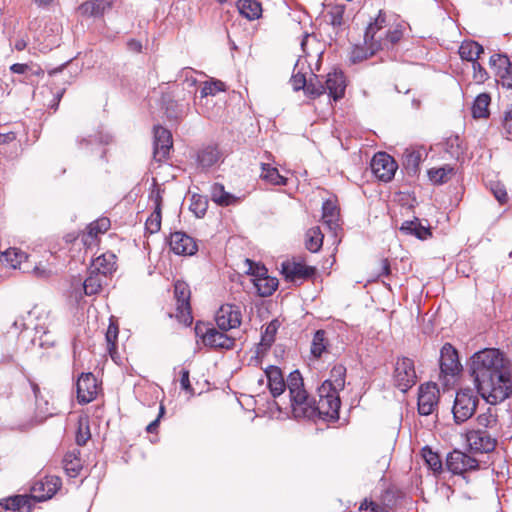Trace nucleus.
<instances>
[{
	"mask_svg": "<svg viewBox=\"0 0 512 512\" xmlns=\"http://www.w3.org/2000/svg\"><path fill=\"white\" fill-rule=\"evenodd\" d=\"M478 393L487 403L496 405L512 395V364L498 349L476 352L469 363Z\"/></svg>",
	"mask_w": 512,
	"mask_h": 512,
	"instance_id": "nucleus-1",
	"label": "nucleus"
},
{
	"mask_svg": "<svg viewBox=\"0 0 512 512\" xmlns=\"http://www.w3.org/2000/svg\"><path fill=\"white\" fill-rule=\"evenodd\" d=\"M403 37L401 24L388 25L386 15L379 11L377 17L371 22L364 35L365 53L360 55V50L355 49L353 60H361L373 56L378 51L392 50Z\"/></svg>",
	"mask_w": 512,
	"mask_h": 512,
	"instance_id": "nucleus-2",
	"label": "nucleus"
},
{
	"mask_svg": "<svg viewBox=\"0 0 512 512\" xmlns=\"http://www.w3.org/2000/svg\"><path fill=\"white\" fill-rule=\"evenodd\" d=\"M319 399L313 402L309 399V407L313 409L311 415H297L298 417L313 418L319 416L322 419L336 420L339 417L341 401L339 391L333 390L329 382H323L318 388Z\"/></svg>",
	"mask_w": 512,
	"mask_h": 512,
	"instance_id": "nucleus-3",
	"label": "nucleus"
},
{
	"mask_svg": "<svg viewBox=\"0 0 512 512\" xmlns=\"http://www.w3.org/2000/svg\"><path fill=\"white\" fill-rule=\"evenodd\" d=\"M289 389L292 412L297 415H311L313 409L309 407V397L303 387V379L299 371L290 373L287 380Z\"/></svg>",
	"mask_w": 512,
	"mask_h": 512,
	"instance_id": "nucleus-4",
	"label": "nucleus"
},
{
	"mask_svg": "<svg viewBox=\"0 0 512 512\" xmlns=\"http://www.w3.org/2000/svg\"><path fill=\"white\" fill-rule=\"evenodd\" d=\"M479 399L472 389H461L457 392L453 405V417L460 424L470 419L477 408Z\"/></svg>",
	"mask_w": 512,
	"mask_h": 512,
	"instance_id": "nucleus-5",
	"label": "nucleus"
},
{
	"mask_svg": "<svg viewBox=\"0 0 512 512\" xmlns=\"http://www.w3.org/2000/svg\"><path fill=\"white\" fill-rule=\"evenodd\" d=\"M416 378L413 361L406 357L398 359L393 374L395 386L402 392H406L416 383Z\"/></svg>",
	"mask_w": 512,
	"mask_h": 512,
	"instance_id": "nucleus-6",
	"label": "nucleus"
},
{
	"mask_svg": "<svg viewBox=\"0 0 512 512\" xmlns=\"http://www.w3.org/2000/svg\"><path fill=\"white\" fill-rule=\"evenodd\" d=\"M499 436L478 428L468 431L466 439L472 450L480 453H489L495 449Z\"/></svg>",
	"mask_w": 512,
	"mask_h": 512,
	"instance_id": "nucleus-7",
	"label": "nucleus"
},
{
	"mask_svg": "<svg viewBox=\"0 0 512 512\" xmlns=\"http://www.w3.org/2000/svg\"><path fill=\"white\" fill-rule=\"evenodd\" d=\"M398 166L393 157L385 152H379L371 160V170L373 174L381 181H390Z\"/></svg>",
	"mask_w": 512,
	"mask_h": 512,
	"instance_id": "nucleus-8",
	"label": "nucleus"
},
{
	"mask_svg": "<svg viewBox=\"0 0 512 512\" xmlns=\"http://www.w3.org/2000/svg\"><path fill=\"white\" fill-rule=\"evenodd\" d=\"M215 321L220 330L228 331L240 326L241 308L235 304H224L216 312Z\"/></svg>",
	"mask_w": 512,
	"mask_h": 512,
	"instance_id": "nucleus-9",
	"label": "nucleus"
},
{
	"mask_svg": "<svg viewBox=\"0 0 512 512\" xmlns=\"http://www.w3.org/2000/svg\"><path fill=\"white\" fill-rule=\"evenodd\" d=\"M446 466L453 474H464L469 471L477 470L479 462L464 452L454 450L448 454Z\"/></svg>",
	"mask_w": 512,
	"mask_h": 512,
	"instance_id": "nucleus-10",
	"label": "nucleus"
},
{
	"mask_svg": "<svg viewBox=\"0 0 512 512\" xmlns=\"http://www.w3.org/2000/svg\"><path fill=\"white\" fill-rule=\"evenodd\" d=\"M439 401V390L435 383L420 386L418 394V412L428 416L434 412Z\"/></svg>",
	"mask_w": 512,
	"mask_h": 512,
	"instance_id": "nucleus-11",
	"label": "nucleus"
},
{
	"mask_svg": "<svg viewBox=\"0 0 512 512\" xmlns=\"http://www.w3.org/2000/svg\"><path fill=\"white\" fill-rule=\"evenodd\" d=\"M174 294L177 302V318L181 319L186 324H190L192 322L190 307L191 292L188 284L183 281H177L174 285Z\"/></svg>",
	"mask_w": 512,
	"mask_h": 512,
	"instance_id": "nucleus-12",
	"label": "nucleus"
},
{
	"mask_svg": "<svg viewBox=\"0 0 512 512\" xmlns=\"http://www.w3.org/2000/svg\"><path fill=\"white\" fill-rule=\"evenodd\" d=\"M461 370L457 350L450 344L445 343L440 351V377L455 376Z\"/></svg>",
	"mask_w": 512,
	"mask_h": 512,
	"instance_id": "nucleus-13",
	"label": "nucleus"
},
{
	"mask_svg": "<svg viewBox=\"0 0 512 512\" xmlns=\"http://www.w3.org/2000/svg\"><path fill=\"white\" fill-rule=\"evenodd\" d=\"M61 479L57 476H46L37 480L31 487V497L38 501H46L52 498L61 487Z\"/></svg>",
	"mask_w": 512,
	"mask_h": 512,
	"instance_id": "nucleus-14",
	"label": "nucleus"
},
{
	"mask_svg": "<svg viewBox=\"0 0 512 512\" xmlns=\"http://www.w3.org/2000/svg\"><path fill=\"white\" fill-rule=\"evenodd\" d=\"M490 69L504 87L512 88V62L505 54H493L489 60Z\"/></svg>",
	"mask_w": 512,
	"mask_h": 512,
	"instance_id": "nucleus-15",
	"label": "nucleus"
},
{
	"mask_svg": "<svg viewBox=\"0 0 512 512\" xmlns=\"http://www.w3.org/2000/svg\"><path fill=\"white\" fill-rule=\"evenodd\" d=\"M173 147L172 135L162 126L154 127V159L161 162L168 158Z\"/></svg>",
	"mask_w": 512,
	"mask_h": 512,
	"instance_id": "nucleus-16",
	"label": "nucleus"
},
{
	"mask_svg": "<svg viewBox=\"0 0 512 512\" xmlns=\"http://www.w3.org/2000/svg\"><path fill=\"white\" fill-rule=\"evenodd\" d=\"M79 403L87 404L93 401L98 393V383L92 373H82L76 383Z\"/></svg>",
	"mask_w": 512,
	"mask_h": 512,
	"instance_id": "nucleus-17",
	"label": "nucleus"
},
{
	"mask_svg": "<svg viewBox=\"0 0 512 512\" xmlns=\"http://www.w3.org/2000/svg\"><path fill=\"white\" fill-rule=\"evenodd\" d=\"M150 201L153 203V212L146 220V229L151 233H157L161 229V207H162V190L155 185L150 193Z\"/></svg>",
	"mask_w": 512,
	"mask_h": 512,
	"instance_id": "nucleus-18",
	"label": "nucleus"
},
{
	"mask_svg": "<svg viewBox=\"0 0 512 512\" xmlns=\"http://www.w3.org/2000/svg\"><path fill=\"white\" fill-rule=\"evenodd\" d=\"M170 248L177 255H194L198 246L196 241L184 232L177 231L170 236Z\"/></svg>",
	"mask_w": 512,
	"mask_h": 512,
	"instance_id": "nucleus-19",
	"label": "nucleus"
},
{
	"mask_svg": "<svg viewBox=\"0 0 512 512\" xmlns=\"http://www.w3.org/2000/svg\"><path fill=\"white\" fill-rule=\"evenodd\" d=\"M281 273L287 281L296 283L314 275L315 268L302 263L285 261L281 265Z\"/></svg>",
	"mask_w": 512,
	"mask_h": 512,
	"instance_id": "nucleus-20",
	"label": "nucleus"
},
{
	"mask_svg": "<svg viewBox=\"0 0 512 512\" xmlns=\"http://www.w3.org/2000/svg\"><path fill=\"white\" fill-rule=\"evenodd\" d=\"M203 343L206 346H209L211 348L215 349H233L235 346V338L229 337L227 334H225V331L221 330L218 331L215 328H209L204 333L203 337Z\"/></svg>",
	"mask_w": 512,
	"mask_h": 512,
	"instance_id": "nucleus-21",
	"label": "nucleus"
},
{
	"mask_svg": "<svg viewBox=\"0 0 512 512\" xmlns=\"http://www.w3.org/2000/svg\"><path fill=\"white\" fill-rule=\"evenodd\" d=\"M110 228V220L106 217L90 223L82 234V242L87 247L96 245L98 235L105 233Z\"/></svg>",
	"mask_w": 512,
	"mask_h": 512,
	"instance_id": "nucleus-22",
	"label": "nucleus"
},
{
	"mask_svg": "<svg viewBox=\"0 0 512 512\" xmlns=\"http://www.w3.org/2000/svg\"><path fill=\"white\" fill-rule=\"evenodd\" d=\"M325 92L334 100L337 101L344 96L346 82L342 72H331L327 75L326 81L323 84Z\"/></svg>",
	"mask_w": 512,
	"mask_h": 512,
	"instance_id": "nucleus-23",
	"label": "nucleus"
},
{
	"mask_svg": "<svg viewBox=\"0 0 512 512\" xmlns=\"http://www.w3.org/2000/svg\"><path fill=\"white\" fill-rule=\"evenodd\" d=\"M112 6L113 0H90L82 3L78 7V11L86 17H100L110 10Z\"/></svg>",
	"mask_w": 512,
	"mask_h": 512,
	"instance_id": "nucleus-24",
	"label": "nucleus"
},
{
	"mask_svg": "<svg viewBox=\"0 0 512 512\" xmlns=\"http://www.w3.org/2000/svg\"><path fill=\"white\" fill-rule=\"evenodd\" d=\"M266 273L267 269L265 267L258 268L257 278L255 279L258 293L263 297L272 295L278 287V280L275 277L266 276Z\"/></svg>",
	"mask_w": 512,
	"mask_h": 512,
	"instance_id": "nucleus-25",
	"label": "nucleus"
},
{
	"mask_svg": "<svg viewBox=\"0 0 512 512\" xmlns=\"http://www.w3.org/2000/svg\"><path fill=\"white\" fill-rule=\"evenodd\" d=\"M476 420L480 429L501 435V425L495 408L489 407L486 412L479 414Z\"/></svg>",
	"mask_w": 512,
	"mask_h": 512,
	"instance_id": "nucleus-26",
	"label": "nucleus"
},
{
	"mask_svg": "<svg viewBox=\"0 0 512 512\" xmlns=\"http://www.w3.org/2000/svg\"><path fill=\"white\" fill-rule=\"evenodd\" d=\"M265 374L268 380V387L273 397L280 396L286 388V383L280 368L276 366H269L265 370Z\"/></svg>",
	"mask_w": 512,
	"mask_h": 512,
	"instance_id": "nucleus-27",
	"label": "nucleus"
},
{
	"mask_svg": "<svg viewBox=\"0 0 512 512\" xmlns=\"http://www.w3.org/2000/svg\"><path fill=\"white\" fill-rule=\"evenodd\" d=\"M91 270L108 276L116 269V256L112 252H106L96 257L91 265Z\"/></svg>",
	"mask_w": 512,
	"mask_h": 512,
	"instance_id": "nucleus-28",
	"label": "nucleus"
},
{
	"mask_svg": "<svg viewBox=\"0 0 512 512\" xmlns=\"http://www.w3.org/2000/svg\"><path fill=\"white\" fill-rule=\"evenodd\" d=\"M223 154L216 145L203 147L197 155L198 163L203 168H210L222 160Z\"/></svg>",
	"mask_w": 512,
	"mask_h": 512,
	"instance_id": "nucleus-29",
	"label": "nucleus"
},
{
	"mask_svg": "<svg viewBox=\"0 0 512 512\" xmlns=\"http://www.w3.org/2000/svg\"><path fill=\"white\" fill-rule=\"evenodd\" d=\"M0 512H30L27 496L17 495L0 502Z\"/></svg>",
	"mask_w": 512,
	"mask_h": 512,
	"instance_id": "nucleus-30",
	"label": "nucleus"
},
{
	"mask_svg": "<svg viewBox=\"0 0 512 512\" xmlns=\"http://www.w3.org/2000/svg\"><path fill=\"white\" fill-rule=\"evenodd\" d=\"M322 221L331 231L335 232L339 227V210L332 200L323 203Z\"/></svg>",
	"mask_w": 512,
	"mask_h": 512,
	"instance_id": "nucleus-31",
	"label": "nucleus"
},
{
	"mask_svg": "<svg viewBox=\"0 0 512 512\" xmlns=\"http://www.w3.org/2000/svg\"><path fill=\"white\" fill-rule=\"evenodd\" d=\"M107 277L90 269L89 276L83 283L84 293L88 296L99 293L106 283Z\"/></svg>",
	"mask_w": 512,
	"mask_h": 512,
	"instance_id": "nucleus-32",
	"label": "nucleus"
},
{
	"mask_svg": "<svg viewBox=\"0 0 512 512\" xmlns=\"http://www.w3.org/2000/svg\"><path fill=\"white\" fill-rule=\"evenodd\" d=\"M237 7L240 14L249 20L258 19L262 14V6L256 0H239Z\"/></svg>",
	"mask_w": 512,
	"mask_h": 512,
	"instance_id": "nucleus-33",
	"label": "nucleus"
},
{
	"mask_svg": "<svg viewBox=\"0 0 512 512\" xmlns=\"http://www.w3.org/2000/svg\"><path fill=\"white\" fill-rule=\"evenodd\" d=\"M483 47L475 41H464L459 47V55L461 59L474 62L478 60L481 53H483Z\"/></svg>",
	"mask_w": 512,
	"mask_h": 512,
	"instance_id": "nucleus-34",
	"label": "nucleus"
},
{
	"mask_svg": "<svg viewBox=\"0 0 512 512\" xmlns=\"http://www.w3.org/2000/svg\"><path fill=\"white\" fill-rule=\"evenodd\" d=\"M329 340L327 338V332L325 330H317L314 333L311 343V354L315 358H320L329 347Z\"/></svg>",
	"mask_w": 512,
	"mask_h": 512,
	"instance_id": "nucleus-35",
	"label": "nucleus"
},
{
	"mask_svg": "<svg viewBox=\"0 0 512 512\" xmlns=\"http://www.w3.org/2000/svg\"><path fill=\"white\" fill-rule=\"evenodd\" d=\"M27 255L25 252L21 251L18 248H9L2 253L1 261L11 268H19L21 269V265L24 261L27 260Z\"/></svg>",
	"mask_w": 512,
	"mask_h": 512,
	"instance_id": "nucleus-36",
	"label": "nucleus"
},
{
	"mask_svg": "<svg viewBox=\"0 0 512 512\" xmlns=\"http://www.w3.org/2000/svg\"><path fill=\"white\" fill-rule=\"evenodd\" d=\"M345 379H346V367L342 364H336L332 367L330 371V377L326 379L324 382H329L330 387L333 390L341 391L345 387Z\"/></svg>",
	"mask_w": 512,
	"mask_h": 512,
	"instance_id": "nucleus-37",
	"label": "nucleus"
},
{
	"mask_svg": "<svg viewBox=\"0 0 512 512\" xmlns=\"http://www.w3.org/2000/svg\"><path fill=\"white\" fill-rule=\"evenodd\" d=\"M324 235L319 227H312L305 234V247L313 253L318 252L323 245Z\"/></svg>",
	"mask_w": 512,
	"mask_h": 512,
	"instance_id": "nucleus-38",
	"label": "nucleus"
},
{
	"mask_svg": "<svg viewBox=\"0 0 512 512\" xmlns=\"http://www.w3.org/2000/svg\"><path fill=\"white\" fill-rule=\"evenodd\" d=\"M260 177L271 185H286L287 179L280 175L276 167L267 163L261 164Z\"/></svg>",
	"mask_w": 512,
	"mask_h": 512,
	"instance_id": "nucleus-39",
	"label": "nucleus"
},
{
	"mask_svg": "<svg viewBox=\"0 0 512 512\" xmlns=\"http://www.w3.org/2000/svg\"><path fill=\"white\" fill-rule=\"evenodd\" d=\"M211 199L221 206H229L236 202V197L225 191L224 186L215 183L211 187Z\"/></svg>",
	"mask_w": 512,
	"mask_h": 512,
	"instance_id": "nucleus-40",
	"label": "nucleus"
},
{
	"mask_svg": "<svg viewBox=\"0 0 512 512\" xmlns=\"http://www.w3.org/2000/svg\"><path fill=\"white\" fill-rule=\"evenodd\" d=\"M400 231L407 235H414L419 239H427L431 235L428 228L424 227L418 219L405 221L400 227Z\"/></svg>",
	"mask_w": 512,
	"mask_h": 512,
	"instance_id": "nucleus-41",
	"label": "nucleus"
},
{
	"mask_svg": "<svg viewBox=\"0 0 512 512\" xmlns=\"http://www.w3.org/2000/svg\"><path fill=\"white\" fill-rule=\"evenodd\" d=\"M453 173L454 169L449 165H445L443 167L429 169L428 177L433 184L440 185L446 183Z\"/></svg>",
	"mask_w": 512,
	"mask_h": 512,
	"instance_id": "nucleus-42",
	"label": "nucleus"
},
{
	"mask_svg": "<svg viewBox=\"0 0 512 512\" xmlns=\"http://www.w3.org/2000/svg\"><path fill=\"white\" fill-rule=\"evenodd\" d=\"M490 96L486 93L478 95L472 106V115L474 118H485L489 114Z\"/></svg>",
	"mask_w": 512,
	"mask_h": 512,
	"instance_id": "nucleus-43",
	"label": "nucleus"
},
{
	"mask_svg": "<svg viewBox=\"0 0 512 512\" xmlns=\"http://www.w3.org/2000/svg\"><path fill=\"white\" fill-rule=\"evenodd\" d=\"M278 328L279 322L277 320H272L269 324L266 325L260 341V345L264 349L270 348L271 345L274 343Z\"/></svg>",
	"mask_w": 512,
	"mask_h": 512,
	"instance_id": "nucleus-44",
	"label": "nucleus"
},
{
	"mask_svg": "<svg viewBox=\"0 0 512 512\" xmlns=\"http://www.w3.org/2000/svg\"><path fill=\"white\" fill-rule=\"evenodd\" d=\"M422 456L425 460V463L428 465V467L435 473H439L442 471V461L440 456L432 451L429 447H424L422 449Z\"/></svg>",
	"mask_w": 512,
	"mask_h": 512,
	"instance_id": "nucleus-45",
	"label": "nucleus"
},
{
	"mask_svg": "<svg viewBox=\"0 0 512 512\" xmlns=\"http://www.w3.org/2000/svg\"><path fill=\"white\" fill-rule=\"evenodd\" d=\"M63 464L67 475L70 477H76L82 468L80 459L75 453H67L64 456Z\"/></svg>",
	"mask_w": 512,
	"mask_h": 512,
	"instance_id": "nucleus-46",
	"label": "nucleus"
},
{
	"mask_svg": "<svg viewBox=\"0 0 512 512\" xmlns=\"http://www.w3.org/2000/svg\"><path fill=\"white\" fill-rule=\"evenodd\" d=\"M207 207L208 201L205 197L196 194L191 197L190 210L196 217H203L207 211Z\"/></svg>",
	"mask_w": 512,
	"mask_h": 512,
	"instance_id": "nucleus-47",
	"label": "nucleus"
},
{
	"mask_svg": "<svg viewBox=\"0 0 512 512\" xmlns=\"http://www.w3.org/2000/svg\"><path fill=\"white\" fill-rule=\"evenodd\" d=\"M118 333H119V330H118L117 325L111 323L108 326V329L105 334V339L107 342V350L112 358H114V354L116 353V350H117L116 342L118 339Z\"/></svg>",
	"mask_w": 512,
	"mask_h": 512,
	"instance_id": "nucleus-48",
	"label": "nucleus"
},
{
	"mask_svg": "<svg viewBox=\"0 0 512 512\" xmlns=\"http://www.w3.org/2000/svg\"><path fill=\"white\" fill-rule=\"evenodd\" d=\"M304 91L308 96L314 98L325 93V87L323 83L318 80L317 76L314 75L307 81Z\"/></svg>",
	"mask_w": 512,
	"mask_h": 512,
	"instance_id": "nucleus-49",
	"label": "nucleus"
},
{
	"mask_svg": "<svg viewBox=\"0 0 512 512\" xmlns=\"http://www.w3.org/2000/svg\"><path fill=\"white\" fill-rule=\"evenodd\" d=\"M344 13V5L336 4L332 6L327 13L330 24L334 27H340L343 24Z\"/></svg>",
	"mask_w": 512,
	"mask_h": 512,
	"instance_id": "nucleus-50",
	"label": "nucleus"
},
{
	"mask_svg": "<svg viewBox=\"0 0 512 512\" xmlns=\"http://www.w3.org/2000/svg\"><path fill=\"white\" fill-rule=\"evenodd\" d=\"M224 90H225V85L223 82H221L219 80L211 81V82L207 81L204 83V85L200 91V94H201V97L204 98L209 95H215L216 93L224 91Z\"/></svg>",
	"mask_w": 512,
	"mask_h": 512,
	"instance_id": "nucleus-51",
	"label": "nucleus"
},
{
	"mask_svg": "<svg viewBox=\"0 0 512 512\" xmlns=\"http://www.w3.org/2000/svg\"><path fill=\"white\" fill-rule=\"evenodd\" d=\"M360 512H388L385 506H382L372 500L365 498L359 506Z\"/></svg>",
	"mask_w": 512,
	"mask_h": 512,
	"instance_id": "nucleus-52",
	"label": "nucleus"
},
{
	"mask_svg": "<svg viewBox=\"0 0 512 512\" xmlns=\"http://www.w3.org/2000/svg\"><path fill=\"white\" fill-rule=\"evenodd\" d=\"M421 160H422L421 152L412 151L406 155L405 164L408 169H411L415 172L418 169V166H419Z\"/></svg>",
	"mask_w": 512,
	"mask_h": 512,
	"instance_id": "nucleus-53",
	"label": "nucleus"
},
{
	"mask_svg": "<svg viewBox=\"0 0 512 512\" xmlns=\"http://www.w3.org/2000/svg\"><path fill=\"white\" fill-rule=\"evenodd\" d=\"M473 78L477 83H483L487 80L488 74L486 70L478 63V61L472 62Z\"/></svg>",
	"mask_w": 512,
	"mask_h": 512,
	"instance_id": "nucleus-54",
	"label": "nucleus"
},
{
	"mask_svg": "<svg viewBox=\"0 0 512 512\" xmlns=\"http://www.w3.org/2000/svg\"><path fill=\"white\" fill-rule=\"evenodd\" d=\"M291 85L295 91H299L301 89L304 90L307 80L303 73L297 72L294 73L290 79Z\"/></svg>",
	"mask_w": 512,
	"mask_h": 512,
	"instance_id": "nucleus-55",
	"label": "nucleus"
},
{
	"mask_svg": "<svg viewBox=\"0 0 512 512\" xmlns=\"http://www.w3.org/2000/svg\"><path fill=\"white\" fill-rule=\"evenodd\" d=\"M503 129L507 138L512 140V107L504 114Z\"/></svg>",
	"mask_w": 512,
	"mask_h": 512,
	"instance_id": "nucleus-56",
	"label": "nucleus"
},
{
	"mask_svg": "<svg viewBox=\"0 0 512 512\" xmlns=\"http://www.w3.org/2000/svg\"><path fill=\"white\" fill-rule=\"evenodd\" d=\"M180 385H181V388L187 392H191L193 389H192V386L190 384V380H189V370L183 368L181 371H180Z\"/></svg>",
	"mask_w": 512,
	"mask_h": 512,
	"instance_id": "nucleus-57",
	"label": "nucleus"
},
{
	"mask_svg": "<svg viewBox=\"0 0 512 512\" xmlns=\"http://www.w3.org/2000/svg\"><path fill=\"white\" fill-rule=\"evenodd\" d=\"M493 194L501 204H505L508 201L507 192L503 187L497 186L495 189H493Z\"/></svg>",
	"mask_w": 512,
	"mask_h": 512,
	"instance_id": "nucleus-58",
	"label": "nucleus"
},
{
	"mask_svg": "<svg viewBox=\"0 0 512 512\" xmlns=\"http://www.w3.org/2000/svg\"><path fill=\"white\" fill-rule=\"evenodd\" d=\"M10 70L13 73L24 74L32 70V66L29 64L15 63L10 66Z\"/></svg>",
	"mask_w": 512,
	"mask_h": 512,
	"instance_id": "nucleus-59",
	"label": "nucleus"
},
{
	"mask_svg": "<svg viewBox=\"0 0 512 512\" xmlns=\"http://www.w3.org/2000/svg\"><path fill=\"white\" fill-rule=\"evenodd\" d=\"M89 437L90 433L88 428H86V431H82V428L80 427L76 435V442L78 445H85Z\"/></svg>",
	"mask_w": 512,
	"mask_h": 512,
	"instance_id": "nucleus-60",
	"label": "nucleus"
},
{
	"mask_svg": "<svg viewBox=\"0 0 512 512\" xmlns=\"http://www.w3.org/2000/svg\"><path fill=\"white\" fill-rule=\"evenodd\" d=\"M163 414H164V406H163V405H161V406H160V410H159V415H158V417H157L154 421H152V422H151V423L146 427L147 432H149V433H153V432H155V431H156V429H157V427H158V425H159V419H160V417H161Z\"/></svg>",
	"mask_w": 512,
	"mask_h": 512,
	"instance_id": "nucleus-61",
	"label": "nucleus"
},
{
	"mask_svg": "<svg viewBox=\"0 0 512 512\" xmlns=\"http://www.w3.org/2000/svg\"><path fill=\"white\" fill-rule=\"evenodd\" d=\"M14 139H15V134L13 132H9L7 134H0V144L13 141Z\"/></svg>",
	"mask_w": 512,
	"mask_h": 512,
	"instance_id": "nucleus-62",
	"label": "nucleus"
},
{
	"mask_svg": "<svg viewBox=\"0 0 512 512\" xmlns=\"http://www.w3.org/2000/svg\"><path fill=\"white\" fill-rule=\"evenodd\" d=\"M27 46V42L24 40V39H18L15 44H14V47L17 51H22L26 48Z\"/></svg>",
	"mask_w": 512,
	"mask_h": 512,
	"instance_id": "nucleus-63",
	"label": "nucleus"
},
{
	"mask_svg": "<svg viewBox=\"0 0 512 512\" xmlns=\"http://www.w3.org/2000/svg\"><path fill=\"white\" fill-rule=\"evenodd\" d=\"M29 72H31V74L36 75V76H41L44 74V71L40 67H37L36 69L32 68V70H30Z\"/></svg>",
	"mask_w": 512,
	"mask_h": 512,
	"instance_id": "nucleus-64",
	"label": "nucleus"
}]
</instances>
